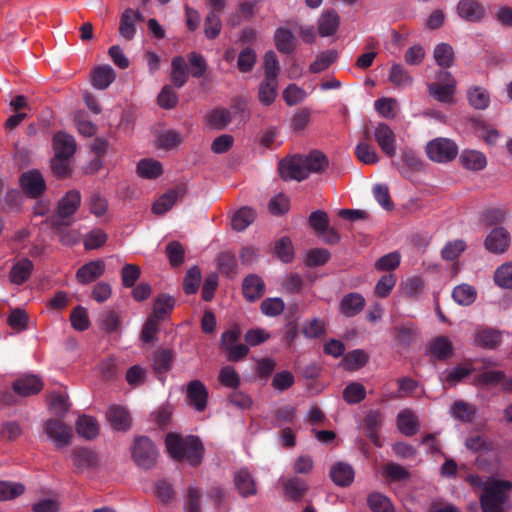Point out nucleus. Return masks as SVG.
<instances>
[{
    "instance_id": "obj_63",
    "label": "nucleus",
    "mask_w": 512,
    "mask_h": 512,
    "mask_svg": "<svg viewBox=\"0 0 512 512\" xmlns=\"http://www.w3.org/2000/svg\"><path fill=\"white\" fill-rule=\"evenodd\" d=\"M218 267L227 277H234L236 274L237 262L235 255L231 252H223L218 256Z\"/></svg>"
},
{
    "instance_id": "obj_21",
    "label": "nucleus",
    "mask_w": 512,
    "mask_h": 512,
    "mask_svg": "<svg viewBox=\"0 0 512 512\" xmlns=\"http://www.w3.org/2000/svg\"><path fill=\"white\" fill-rule=\"evenodd\" d=\"M106 417L114 430L126 431L131 426L129 412L120 405H112L106 412Z\"/></svg>"
},
{
    "instance_id": "obj_18",
    "label": "nucleus",
    "mask_w": 512,
    "mask_h": 512,
    "mask_svg": "<svg viewBox=\"0 0 512 512\" xmlns=\"http://www.w3.org/2000/svg\"><path fill=\"white\" fill-rule=\"evenodd\" d=\"M365 304V298L360 293L351 292L342 297L339 311L345 317L351 318L361 313Z\"/></svg>"
},
{
    "instance_id": "obj_50",
    "label": "nucleus",
    "mask_w": 512,
    "mask_h": 512,
    "mask_svg": "<svg viewBox=\"0 0 512 512\" xmlns=\"http://www.w3.org/2000/svg\"><path fill=\"white\" fill-rule=\"evenodd\" d=\"M470 105L478 110H484L489 106L490 96L489 93L481 87H472L467 93Z\"/></svg>"
},
{
    "instance_id": "obj_4",
    "label": "nucleus",
    "mask_w": 512,
    "mask_h": 512,
    "mask_svg": "<svg viewBox=\"0 0 512 512\" xmlns=\"http://www.w3.org/2000/svg\"><path fill=\"white\" fill-rule=\"evenodd\" d=\"M81 205V193L68 191L58 202L57 213L51 218L52 227L59 229L71 224V218Z\"/></svg>"
},
{
    "instance_id": "obj_40",
    "label": "nucleus",
    "mask_w": 512,
    "mask_h": 512,
    "mask_svg": "<svg viewBox=\"0 0 512 512\" xmlns=\"http://www.w3.org/2000/svg\"><path fill=\"white\" fill-rule=\"evenodd\" d=\"M501 342V332L492 328L479 329L475 334V343L484 348L494 349Z\"/></svg>"
},
{
    "instance_id": "obj_1",
    "label": "nucleus",
    "mask_w": 512,
    "mask_h": 512,
    "mask_svg": "<svg viewBox=\"0 0 512 512\" xmlns=\"http://www.w3.org/2000/svg\"><path fill=\"white\" fill-rule=\"evenodd\" d=\"M167 451L170 456L178 461L186 460L191 466L201 464L204 456V447L201 440L193 435L185 438L169 433L165 439Z\"/></svg>"
},
{
    "instance_id": "obj_22",
    "label": "nucleus",
    "mask_w": 512,
    "mask_h": 512,
    "mask_svg": "<svg viewBox=\"0 0 512 512\" xmlns=\"http://www.w3.org/2000/svg\"><path fill=\"white\" fill-rule=\"evenodd\" d=\"M104 271L105 264L102 260L90 261L78 269L76 278L79 283L88 284L101 277Z\"/></svg>"
},
{
    "instance_id": "obj_58",
    "label": "nucleus",
    "mask_w": 512,
    "mask_h": 512,
    "mask_svg": "<svg viewBox=\"0 0 512 512\" xmlns=\"http://www.w3.org/2000/svg\"><path fill=\"white\" fill-rule=\"evenodd\" d=\"M264 78L277 80L280 72L279 61L274 51H267L263 59Z\"/></svg>"
},
{
    "instance_id": "obj_32",
    "label": "nucleus",
    "mask_w": 512,
    "mask_h": 512,
    "mask_svg": "<svg viewBox=\"0 0 512 512\" xmlns=\"http://www.w3.org/2000/svg\"><path fill=\"white\" fill-rule=\"evenodd\" d=\"M472 372L473 368L471 366L457 365L451 370L443 371L440 374L439 379L444 387H453L468 377Z\"/></svg>"
},
{
    "instance_id": "obj_42",
    "label": "nucleus",
    "mask_w": 512,
    "mask_h": 512,
    "mask_svg": "<svg viewBox=\"0 0 512 512\" xmlns=\"http://www.w3.org/2000/svg\"><path fill=\"white\" fill-rule=\"evenodd\" d=\"M465 446L473 453H486L495 450V443L491 439L479 434L468 436L465 440Z\"/></svg>"
},
{
    "instance_id": "obj_45",
    "label": "nucleus",
    "mask_w": 512,
    "mask_h": 512,
    "mask_svg": "<svg viewBox=\"0 0 512 512\" xmlns=\"http://www.w3.org/2000/svg\"><path fill=\"white\" fill-rule=\"evenodd\" d=\"M397 426L406 436H413L417 432L418 421L410 410H403L397 416Z\"/></svg>"
},
{
    "instance_id": "obj_60",
    "label": "nucleus",
    "mask_w": 512,
    "mask_h": 512,
    "mask_svg": "<svg viewBox=\"0 0 512 512\" xmlns=\"http://www.w3.org/2000/svg\"><path fill=\"white\" fill-rule=\"evenodd\" d=\"M221 29L220 14H215V11H209L204 23L205 36L208 39H215L219 36Z\"/></svg>"
},
{
    "instance_id": "obj_48",
    "label": "nucleus",
    "mask_w": 512,
    "mask_h": 512,
    "mask_svg": "<svg viewBox=\"0 0 512 512\" xmlns=\"http://www.w3.org/2000/svg\"><path fill=\"white\" fill-rule=\"evenodd\" d=\"M434 59L442 68H450L454 62V51L451 45L440 43L434 49Z\"/></svg>"
},
{
    "instance_id": "obj_61",
    "label": "nucleus",
    "mask_w": 512,
    "mask_h": 512,
    "mask_svg": "<svg viewBox=\"0 0 512 512\" xmlns=\"http://www.w3.org/2000/svg\"><path fill=\"white\" fill-rule=\"evenodd\" d=\"M49 408L59 418H63L69 410L67 397L62 393H52L49 396Z\"/></svg>"
},
{
    "instance_id": "obj_36",
    "label": "nucleus",
    "mask_w": 512,
    "mask_h": 512,
    "mask_svg": "<svg viewBox=\"0 0 512 512\" xmlns=\"http://www.w3.org/2000/svg\"><path fill=\"white\" fill-rule=\"evenodd\" d=\"M175 306L174 297L167 294H160L156 297L153 304L152 318H156L158 321L165 320L172 312Z\"/></svg>"
},
{
    "instance_id": "obj_12",
    "label": "nucleus",
    "mask_w": 512,
    "mask_h": 512,
    "mask_svg": "<svg viewBox=\"0 0 512 512\" xmlns=\"http://www.w3.org/2000/svg\"><path fill=\"white\" fill-rule=\"evenodd\" d=\"M187 192L185 184L177 185L176 187L164 193L152 206L153 213L163 215L169 211L175 202L182 198Z\"/></svg>"
},
{
    "instance_id": "obj_54",
    "label": "nucleus",
    "mask_w": 512,
    "mask_h": 512,
    "mask_svg": "<svg viewBox=\"0 0 512 512\" xmlns=\"http://www.w3.org/2000/svg\"><path fill=\"white\" fill-rule=\"evenodd\" d=\"M476 296V290L468 284L459 285L452 292L453 299L463 306L472 304L476 300Z\"/></svg>"
},
{
    "instance_id": "obj_9",
    "label": "nucleus",
    "mask_w": 512,
    "mask_h": 512,
    "mask_svg": "<svg viewBox=\"0 0 512 512\" xmlns=\"http://www.w3.org/2000/svg\"><path fill=\"white\" fill-rule=\"evenodd\" d=\"M43 429L57 448H62L70 444L72 429L61 419H48L45 421Z\"/></svg>"
},
{
    "instance_id": "obj_20",
    "label": "nucleus",
    "mask_w": 512,
    "mask_h": 512,
    "mask_svg": "<svg viewBox=\"0 0 512 512\" xmlns=\"http://www.w3.org/2000/svg\"><path fill=\"white\" fill-rule=\"evenodd\" d=\"M382 422L383 415L379 410H369L363 420L366 436L377 447L382 445L378 435V429L381 427Z\"/></svg>"
},
{
    "instance_id": "obj_39",
    "label": "nucleus",
    "mask_w": 512,
    "mask_h": 512,
    "mask_svg": "<svg viewBox=\"0 0 512 512\" xmlns=\"http://www.w3.org/2000/svg\"><path fill=\"white\" fill-rule=\"evenodd\" d=\"M394 340L402 347L412 345L418 336L417 328L409 323L401 326H396L393 329Z\"/></svg>"
},
{
    "instance_id": "obj_35",
    "label": "nucleus",
    "mask_w": 512,
    "mask_h": 512,
    "mask_svg": "<svg viewBox=\"0 0 512 512\" xmlns=\"http://www.w3.org/2000/svg\"><path fill=\"white\" fill-rule=\"evenodd\" d=\"M460 162L464 168L472 171L483 170L487 165L486 156L476 150H463L460 154Z\"/></svg>"
},
{
    "instance_id": "obj_31",
    "label": "nucleus",
    "mask_w": 512,
    "mask_h": 512,
    "mask_svg": "<svg viewBox=\"0 0 512 512\" xmlns=\"http://www.w3.org/2000/svg\"><path fill=\"white\" fill-rule=\"evenodd\" d=\"M340 24L338 13L331 9L323 12L318 20V32L323 37L332 36L336 33Z\"/></svg>"
},
{
    "instance_id": "obj_64",
    "label": "nucleus",
    "mask_w": 512,
    "mask_h": 512,
    "mask_svg": "<svg viewBox=\"0 0 512 512\" xmlns=\"http://www.w3.org/2000/svg\"><path fill=\"white\" fill-rule=\"evenodd\" d=\"M496 284L502 288H512V264H504L497 268L494 274Z\"/></svg>"
},
{
    "instance_id": "obj_56",
    "label": "nucleus",
    "mask_w": 512,
    "mask_h": 512,
    "mask_svg": "<svg viewBox=\"0 0 512 512\" xmlns=\"http://www.w3.org/2000/svg\"><path fill=\"white\" fill-rule=\"evenodd\" d=\"M365 396V387L358 382H352L348 384L343 390V399L348 404H358L365 399Z\"/></svg>"
},
{
    "instance_id": "obj_53",
    "label": "nucleus",
    "mask_w": 512,
    "mask_h": 512,
    "mask_svg": "<svg viewBox=\"0 0 512 512\" xmlns=\"http://www.w3.org/2000/svg\"><path fill=\"white\" fill-rule=\"evenodd\" d=\"M284 490L287 497H289L292 500H300L306 490H307V484L304 480L293 477L284 483Z\"/></svg>"
},
{
    "instance_id": "obj_6",
    "label": "nucleus",
    "mask_w": 512,
    "mask_h": 512,
    "mask_svg": "<svg viewBox=\"0 0 512 512\" xmlns=\"http://www.w3.org/2000/svg\"><path fill=\"white\" fill-rule=\"evenodd\" d=\"M426 154L433 162L447 163L456 158L458 146L453 140L440 137L428 142Z\"/></svg>"
},
{
    "instance_id": "obj_13",
    "label": "nucleus",
    "mask_w": 512,
    "mask_h": 512,
    "mask_svg": "<svg viewBox=\"0 0 512 512\" xmlns=\"http://www.w3.org/2000/svg\"><path fill=\"white\" fill-rule=\"evenodd\" d=\"M510 243V234L503 227L494 228L484 241L485 248L494 254L504 253Z\"/></svg>"
},
{
    "instance_id": "obj_5",
    "label": "nucleus",
    "mask_w": 512,
    "mask_h": 512,
    "mask_svg": "<svg viewBox=\"0 0 512 512\" xmlns=\"http://www.w3.org/2000/svg\"><path fill=\"white\" fill-rule=\"evenodd\" d=\"M131 454L136 465L143 469H151L156 464L158 457L156 446L146 436H139L134 439Z\"/></svg>"
},
{
    "instance_id": "obj_34",
    "label": "nucleus",
    "mask_w": 512,
    "mask_h": 512,
    "mask_svg": "<svg viewBox=\"0 0 512 512\" xmlns=\"http://www.w3.org/2000/svg\"><path fill=\"white\" fill-rule=\"evenodd\" d=\"M170 80L176 88H182L188 81L187 64L182 56H175L171 61Z\"/></svg>"
},
{
    "instance_id": "obj_19",
    "label": "nucleus",
    "mask_w": 512,
    "mask_h": 512,
    "mask_svg": "<svg viewBox=\"0 0 512 512\" xmlns=\"http://www.w3.org/2000/svg\"><path fill=\"white\" fill-rule=\"evenodd\" d=\"M74 466L79 472L95 468L98 465L97 454L88 448L75 447L71 452Z\"/></svg>"
},
{
    "instance_id": "obj_7",
    "label": "nucleus",
    "mask_w": 512,
    "mask_h": 512,
    "mask_svg": "<svg viewBox=\"0 0 512 512\" xmlns=\"http://www.w3.org/2000/svg\"><path fill=\"white\" fill-rule=\"evenodd\" d=\"M20 187L29 198L36 199L46 191V182L41 172L31 169L21 174L19 179Z\"/></svg>"
},
{
    "instance_id": "obj_10",
    "label": "nucleus",
    "mask_w": 512,
    "mask_h": 512,
    "mask_svg": "<svg viewBox=\"0 0 512 512\" xmlns=\"http://www.w3.org/2000/svg\"><path fill=\"white\" fill-rule=\"evenodd\" d=\"M186 397L195 410L202 412L206 409L208 390L200 380H192L187 384Z\"/></svg>"
},
{
    "instance_id": "obj_55",
    "label": "nucleus",
    "mask_w": 512,
    "mask_h": 512,
    "mask_svg": "<svg viewBox=\"0 0 512 512\" xmlns=\"http://www.w3.org/2000/svg\"><path fill=\"white\" fill-rule=\"evenodd\" d=\"M201 270L198 266L191 267L183 280V290L187 295L195 294L200 286Z\"/></svg>"
},
{
    "instance_id": "obj_47",
    "label": "nucleus",
    "mask_w": 512,
    "mask_h": 512,
    "mask_svg": "<svg viewBox=\"0 0 512 512\" xmlns=\"http://www.w3.org/2000/svg\"><path fill=\"white\" fill-rule=\"evenodd\" d=\"M278 80L265 79L259 86L258 98L259 101L265 105H271L277 96Z\"/></svg>"
},
{
    "instance_id": "obj_49",
    "label": "nucleus",
    "mask_w": 512,
    "mask_h": 512,
    "mask_svg": "<svg viewBox=\"0 0 512 512\" xmlns=\"http://www.w3.org/2000/svg\"><path fill=\"white\" fill-rule=\"evenodd\" d=\"M367 503L372 512H394L390 499L382 493L373 492L369 494Z\"/></svg>"
},
{
    "instance_id": "obj_30",
    "label": "nucleus",
    "mask_w": 512,
    "mask_h": 512,
    "mask_svg": "<svg viewBox=\"0 0 512 512\" xmlns=\"http://www.w3.org/2000/svg\"><path fill=\"white\" fill-rule=\"evenodd\" d=\"M174 354L171 349L164 348L153 353L152 367L160 379V375L167 373L172 368Z\"/></svg>"
},
{
    "instance_id": "obj_33",
    "label": "nucleus",
    "mask_w": 512,
    "mask_h": 512,
    "mask_svg": "<svg viewBox=\"0 0 512 512\" xmlns=\"http://www.w3.org/2000/svg\"><path fill=\"white\" fill-rule=\"evenodd\" d=\"M302 159L304 160V166L307 169V176H309L310 173H322L329 166L327 156L318 150H314L306 156L302 155Z\"/></svg>"
},
{
    "instance_id": "obj_25",
    "label": "nucleus",
    "mask_w": 512,
    "mask_h": 512,
    "mask_svg": "<svg viewBox=\"0 0 512 512\" xmlns=\"http://www.w3.org/2000/svg\"><path fill=\"white\" fill-rule=\"evenodd\" d=\"M274 43L280 53L291 54L296 49L297 39L289 29L279 27L274 33Z\"/></svg>"
},
{
    "instance_id": "obj_24",
    "label": "nucleus",
    "mask_w": 512,
    "mask_h": 512,
    "mask_svg": "<svg viewBox=\"0 0 512 512\" xmlns=\"http://www.w3.org/2000/svg\"><path fill=\"white\" fill-rule=\"evenodd\" d=\"M204 120L210 128L224 130L232 122V113L226 108L217 107L209 111Z\"/></svg>"
},
{
    "instance_id": "obj_11",
    "label": "nucleus",
    "mask_w": 512,
    "mask_h": 512,
    "mask_svg": "<svg viewBox=\"0 0 512 512\" xmlns=\"http://www.w3.org/2000/svg\"><path fill=\"white\" fill-rule=\"evenodd\" d=\"M375 140L382 152L388 157L396 154V136L393 130L386 124L380 123L375 128Z\"/></svg>"
},
{
    "instance_id": "obj_23",
    "label": "nucleus",
    "mask_w": 512,
    "mask_h": 512,
    "mask_svg": "<svg viewBox=\"0 0 512 512\" xmlns=\"http://www.w3.org/2000/svg\"><path fill=\"white\" fill-rule=\"evenodd\" d=\"M54 156L71 158L76 151V142L73 136L65 132H57L53 137Z\"/></svg>"
},
{
    "instance_id": "obj_29",
    "label": "nucleus",
    "mask_w": 512,
    "mask_h": 512,
    "mask_svg": "<svg viewBox=\"0 0 512 512\" xmlns=\"http://www.w3.org/2000/svg\"><path fill=\"white\" fill-rule=\"evenodd\" d=\"M242 289L244 297L253 302L263 296L265 285L259 276L251 274L244 279Z\"/></svg>"
},
{
    "instance_id": "obj_26",
    "label": "nucleus",
    "mask_w": 512,
    "mask_h": 512,
    "mask_svg": "<svg viewBox=\"0 0 512 512\" xmlns=\"http://www.w3.org/2000/svg\"><path fill=\"white\" fill-rule=\"evenodd\" d=\"M234 485L239 494L244 498L257 493L255 481L247 469H241L235 473Z\"/></svg>"
},
{
    "instance_id": "obj_8",
    "label": "nucleus",
    "mask_w": 512,
    "mask_h": 512,
    "mask_svg": "<svg viewBox=\"0 0 512 512\" xmlns=\"http://www.w3.org/2000/svg\"><path fill=\"white\" fill-rule=\"evenodd\" d=\"M302 155L286 157L279 162L278 170L284 180H305L307 169L304 166Z\"/></svg>"
},
{
    "instance_id": "obj_44",
    "label": "nucleus",
    "mask_w": 512,
    "mask_h": 512,
    "mask_svg": "<svg viewBox=\"0 0 512 512\" xmlns=\"http://www.w3.org/2000/svg\"><path fill=\"white\" fill-rule=\"evenodd\" d=\"M163 172L162 165L154 159H142L137 164V173L145 179H156Z\"/></svg>"
},
{
    "instance_id": "obj_38",
    "label": "nucleus",
    "mask_w": 512,
    "mask_h": 512,
    "mask_svg": "<svg viewBox=\"0 0 512 512\" xmlns=\"http://www.w3.org/2000/svg\"><path fill=\"white\" fill-rule=\"evenodd\" d=\"M428 93L435 100L444 104H453L454 94L456 91V87H452V85H441L438 83H429L427 85Z\"/></svg>"
},
{
    "instance_id": "obj_37",
    "label": "nucleus",
    "mask_w": 512,
    "mask_h": 512,
    "mask_svg": "<svg viewBox=\"0 0 512 512\" xmlns=\"http://www.w3.org/2000/svg\"><path fill=\"white\" fill-rule=\"evenodd\" d=\"M76 431L87 440L95 439L99 435L98 422L92 416L81 415L76 422Z\"/></svg>"
},
{
    "instance_id": "obj_46",
    "label": "nucleus",
    "mask_w": 512,
    "mask_h": 512,
    "mask_svg": "<svg viewBox=\"0 0 512 512\" xmlns=\"http://www.w3.org/2000/svg\"><path fill=\"white\" fill-rule=\"evenodd\" d=\"M256 218V212L249 207L240 208L232 218V227L238 232L244 231Z\"/></svg>"
},
{
    "instance_id": "obj_57",
    "label": "nucleus",
    "mask_w": 512,
    "mask_h": 512,
    "mask_svg": "<svg viewBox=\"0 0 512 512\" xmlns=\"http://www.w3.org/2000/svg\"><path fill=\"white\" fill-rule=\"evenodd\" d=\"M187 59L190 64V73L192 77L197 79L202 78L208 69V64L205 58L197 52H190L187 55Z\"/></svg>"
},
{
    "instance_id": "obj_51",
    "label": "nucleus",
    "mask_w": 512,
    "mask_h": 512,
    "mask_svg": "<svg viewBox=\"0 0 512 512\" xmlns=\"http://www.w3.org/2000/svg\"><path fill=\"white\" fill-rule=\"evenodd\" d=\"M337 52L335 50H327L321 52L314 62H312L309 66V70L311 73H320L326 69H328L337 59Z\"/></svg>"
},
{
    "instance_id": "obj_62",
    "label": "nucleus",
    "mask_w": 512,
    "mask_h": 512,
    "mask_svg": "<svg viewBox=\"0 0 512 512\" xmlns=\"http://www.w3.org/2000/svg\"><path fill=\"white\" fill-rule=\"evenodd\" d=\"M69 159L59 156H54L51 159L50 167L55 177L65 179L71 176L72 170Z\"/></svg>"
},
{
    "instance_id": "obj_43",
    "label": "nucleus",
    "mask_w": 512,
    "mask_h": 512,
    "mask_svg": "<svg viewBox=\"0 0 512 512\" xmlns=\"http://www.w3.org/2000/svg\"><path fill=\"white\" fill-rule=\"evenodd\" d=\"M369 361V355L362 349H355L348 352L343 360L342 364L345 369L349 371H355L364 367Z\"/></svg>"
},
{
    "instance_id": "obj_14",
    "label": "nucleus",
    "mask_w": 512,
    "mask_h": 512,
    "mask_svg": "<svg viewBox=\"0 0 512 512\" xmlns=\"http://www.w3.org/2000/svg\"><path fill=\"white\" fill-rule=\"evenodd\" d=\"M457 13L465 21L477 23L484 18L486 11L478 0H460Z\"/></svg>"
},
{
    "instance_id": "obj_52",
    "label": "nucleus",
    "mask_w": 512,
    "mask_h": 512,
    "mask_svg": "<svg viewBox=\"0 0 512 512\" xmlns=\"http://www.w3.org/2000/svg\"><path fill=\"white\" fill-rule=\"evenodd\" d=\"M452 416L462 422H471L475 416L476 409L472 404L463 400H457L451 407Z\"/></svg>"
},
{
    "instance_id": "obj_27",
    "label": "nucleus",
    "mask_w": 512,
    "mask_h": 512,
    "mask_svg": "<svg viewBox=\"0 0 512 512\" xmlns=\"http://www.w3.org/2000/svg\"><path fill=\"white\" fill-rule=\"evenodd\" d=\"M33 269V262L28 258H22L12 266L9 279L13 284L22 285L29 279Z\"/></svg>"
},
{
    "instance_id": "obj_2",
    "label": "nucleus",
    "mask_w": 512,
    "mask_h": 512,
    "mask_svg": "<svg viewBox=\"0 0 512 512\" xmlns=\"http://www.w3.org/2000/svg\"><path fill=\"white\" fill-rule=\"evenodd\" d=\"M512 492L509 480L490 478L487 487L479 498L482 512H503V506Z\"/></svg>"
},
{
    "instance_id": "obj_28",
    "label": "nucleus",
    "mask_w": 512,
    "mask_h": 512,
    "mask_svg": "<svg viewBox=\"0 0 512 512\" xmlns=\"http://www.w3.org/2000/svg\"><path fill=\"white\" fill-rule=\"evenodd\" d=\"M354 469L344 462L335 463L330 469L332 481L341 487L349 486L354 480Z\"/></svg>"
},
{
    "instance_id": "obj_15",
    "label": "nucleus",
    "mask_w": 512,
    "mask_h": 512,
    "mask_svg": "<svg viewBox=\"0 0 512 512\" xmlns=\"http://www.w3.org/2000/svg\"><path fill=\"white\" fill-rule=\"evenodd\" d=\"M427 353L439 361H446L454 355V347L448 337L441 335L428 343Z\"/></svg>"
},
{
    "instance_id": "obj_59",
    "label": "nucleus",
    "mask_w": 512,
    "mask_h": 512,
    "mask_svg": "<svg viewBox=\"0 0 512 512\" xmlns=\"http://www.w3.org/2000/svg\"><path fill=\"white\" fill-rule=\"evenodd\" d=\"M257 55L253 48L246 47L240 51L237 59V68L242 73L250 72L256 64Z\"/></svg>"
},
{
    "instance_id": "obj_41",
    "label": "nucleus",
    "mask_w": 512,
    "mask_h": 512,
    "mask_svg": "<svg viewBox=\"0 0 512 512\" xmlns=\"http://www.w3.org/2000/svg\"><path fill=\"white\" fill-rule=\"evenodd\" d=\"M115 80V72L109 65L99 66L92 72V84L97 89H106Z\"/></svg>"
},
{
    "instance_id": "obj_17",
    "label": "nucleus",
    "mask_w": 512,
    "mask_h": 512,
    "mask_svg": "<svg viewBox=\"0 0 512 512\" xmlns=\"http://www.w3.org/2000/svg\"><path fill=\"white\" fill-rule=\"evenodd\" d=\"M13 391L22 397L39 393L43 388V382L35 375H25L13 382Z\"/></svg>"
},
{
    "instance_id": "obj_3",
    "label": "nucleus",
    "mask_w": 512,
    "mask_h": 512,
    "mask_svg": "<svg viewBox=\"0 0 512 512\" xmlns=\"http://www.w3.org/2000/svg\"><path fill=\"white\" fill-rule=\"evenodd\" d=\"M241 335L238 325L232 326L221 335L219 347L230 362L243 360L249 353V347L239 342Z\"/></svg>"
},
{
    "instance_id": "obj_16",
    "label": "nucleus",
    "mask_w": 512,
    "mask_h": 512,
    "mask_svg": "<svg viewBox=\"0 0 512 512\" xmlns=\"http://www.w3.org/2000/svg\"><path fill=\"white\" fill-rule=\"evenodd\" d=\"M143 20L144 17L139 11L131 8L124 10L120 17L119 34L128 41L132 40L136 33V22Z\"/></svg>"
}]
</instances>
